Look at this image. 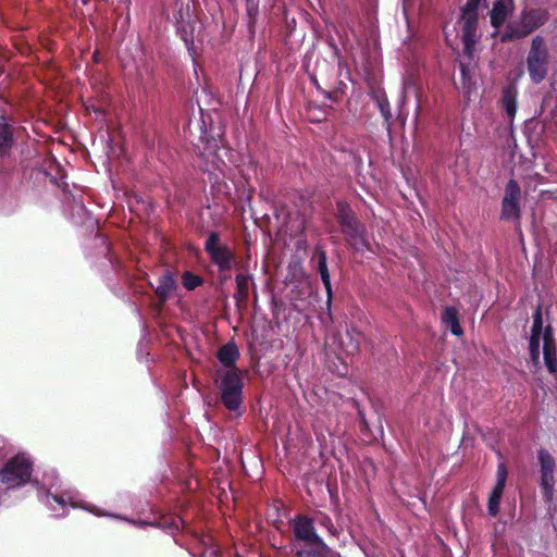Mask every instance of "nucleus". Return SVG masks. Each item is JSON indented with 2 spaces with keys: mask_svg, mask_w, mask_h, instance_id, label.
Returning <instances> with one entry per match:
<instances>
[{
  "mask_svg": "<svg viewBox=\"0 0 557 557\" xmlns=\"http://www.w3.org/2000/svg\"><path fill=\"white\" fill-rule=\"evenodd\" d=\"M421 112V103H420V96L417 92V104H416V120H418Z\"/></svg>",
  "mask_w": 557,
  "mask_h": 557,
  "instance_id": "obj_32",
  "label": "nucleus"
},
{
  "mask_svg": "<svg viewBox=\"0 0 557 557\" xmlns=\"http://www.w3.org/2000/svg\"><path fill=\"white\" fill-rule=\"evenodd\" d=\"M41 503L51 511L54 517H63L67 513V507L83 508L98 517H113L115 519L125 520L138 528L152 525L175 535L183 529V520L177 516H164L159 520L149 522L145 520H131L117 515L98 509L96 506L84 503L79 494L73 490H60V487L51 484L50 487L40 494Z\"/></svg>",
  "mask_w": 557,
  "mask_h": 557,
  "instance_id": "obj_1",
  "label": "nucleus"
},
{
  "mask_svg": "<svg viewBox=\"0 0 557 557\" xmlns=\"http://www.w3.org/2000/svg\"><path fill=\"white\" fill-rule=\"evenodd\" d=\"M543 356L545 367L547 368L548 372L557 380V354L550 326L545 329L543 336Z\"/></svg>",
  "mask_w": 557,
  "mask_h": 557,
  "instance_id": "obj_15",
  "label": "nucleus"
},
{
  "mask_svg": "<svg viewBox=\"0 0 557 557\" xmlns=\"http://www.w3.org/2000/svg\"><path fill=\"white\" fill-rule=\"evenodd\" d=\"M314 258L317 259V269H318V271L320 273L321 280H322L323 285H324V287L326 289V293H327L326 305H327V308L330 309V307H331V299H332V286H331L330 272H329V269H327L326 253H325L324 250L318 248L315 250Z\"/></svg>",
  "mask_w": 557,
  "mask_h": 557,
  "instance_id": "obj_18",
  "label": "nucleus"
},
{
  "mask_svg": "<svg viewBox=\"0 0 557 557\" xmlns=\"http://www.w3.org/2000/svg\"><path fill=\"white\" fill-rule=\"evenodd\" d=\"M240 173H242L243 177L245 178L246 183L249 184V182L252 178V176L257 175L256 164L250 161L248 166H247V170L242 169Z\"/></svg>",
  "mask_w": 557,
  "mask_h": 557,
  "instance_id": "obj_28",
  "label": "nucleus"
},
{
  "mask_svg": "<svg viewBox=\"0 0 557 557\" xmlns=\"http://www.w3.org/2000/svg\"><path fill=\"white\" fill-rule=\"evenodd\" d=\"M461 72H462V75L465 76V66L461 65Z\"/></svg>",
  "mask_w": 557,
  "mask_h": 557,
  "instance_id": "obj_35",
  "label": "nucleus"
},
{
  "mask_svg": "<svg viewBox=\"0 0 557 557\" xmlns=\"http://www.w3.org/2000/svg\"><path fill=\"white\" fill-rule=\"evenodd\" d=\"M363 335L356 329H347L344 335L339 336V346L344 354L355 355L360 347Z\"/></svg>",
  "mask_w": 557,
  "mask_h": 557,
  "instance_id": "obj_19",
  "label": "nucleus"
},
{
  "mask_svg": "<svg viewBox=\"0 0 557 557\" xmlns=\"http://www.w3.org/2000/svg\"><path fill=\"white\" fill-rule=\"evenodd\" d=\"M490 4L492 5L491 24L498 28L513 12L515 2L513 0H488L487 5Z\"/></svg>",
  "mask_w": 557,
  "mask_h": 557,
  "instance_id": "obj_14",
  "label": "nucleus"
},
{
  "mask_svg": "<svg viewBox=\"0 0 557 557\" xmlns=\"http://www.w3.org/2000/svg\"><path fill=\"white\" fill-rule=\"evenodd\" d=\"M322 550L320 547L317 550H300L298 552V557H320Z\"/></svg>",
  "mask_w": 557,
  "mask_h": 557,
  "instance_id": "obj_30",
  "label": "nucleus"
},
{
  "mask_svg": "<svg viewBox=\"0 0 557 557\" xmlns=\"http://www.w3.org/2000/svg\"><path fill=\"white\" fill-rule=\"evenodd\" d=\"M205 250L221 272L230 270L235 261L233 252L226 245L220 242V236L216 232L209 234L205 243Z\"/></svg>",
  "mask_w": 557,
  "mask_h": 557,
  "instance_id": "obj_9",
  "label": "nucleus"
},
{
  "mask_svg": "<svg viewBox=\"0 0 557 557\" xmlns=\"http://www.w3.org/2000/svg\"><path fill=\"white\" fill-rule=\"evenodd\" d=\"M33 472V462L26 454H18L9 459L0 469V483L5 490H13L27 484Z\"/></svg>",
  "mask_w": 557,
  "mask_h": 557,
  "instance_id": "obj_3",
  "label": "nucleus"
},
{
  "mask_svg": "<svg viewBox=\"0 0 557 557\" xmlns=\"http://www.w3.org/2000/svg\"><path fill=\"white\" fill-rule=\"evenodd\" d=\"M12 145L11 126L7 123L5 117H0V151L8 150Z\"/></svg>",
  "mask_w": 557,
  "mask_h": 557,
  "instance_id": "obj_25",
  "label": "nucleus"
},
{
  "mask_svg": "<svg viewBox=\"0 0 557 557\" xmlns=\"http://www.w3.org/2000/svg\"><path fill=\"white\" fill-rule=\"evenodd\" d=\"M5 456V453L3 451V441L0 440V459Z\"/></svg>",
  "mask_w": 557,
  "mask_h": 557,
  "instance_id": "obj_33",
  "label": "nucleus"
},
{
  "mask_svg": "<svg viewBox=\"0 0 557 557\" xmlns=\"http://www.w3.org/2000/svg\"><path fill=\"white\" fill-rule=\"evenodd\" d=\"M210 554H211L212 556H215V555H216V550H215V549H211V550H210Z\"/></svg>",
  "mask_w": 557,
  "mask_h": 557,
  "instance_id": "obj_34",
  "label": "nucleus"
},
{
  "mask_svg": "<svg viewBox=\"0 0 557 557\" xmlns=\"http://www.w3.org/2000/svg\"><path fill=\"white\" fill-rule=\"evenodd\" d=\"M305 228H306V224H305V220L302 219L301 221H299L297 223L295 228L293 225L290 226V236L296 235L297 233L302 234Z\"/></svg>",
  "mask_w": 557,
  "mask_h": 557,
  "instance_id": "obj_31",
  "label": "nucleus"
},
{
  "mask_svg": "<svg viewBox=\"0 0 557 557\" xmlns=\"http://www.w3.org/2000/svg\"><path fill=\"white\" fill-rule=\"evenodd\" d=\"M521 188L516 180H509L502 199L500 220L518 221L521 216Z\"/></svg>",
  "mask_w": 557,
  "mask_h": 557,
  "instance_id": "obj_8",
  "label": "nucleus"
},
{
  "mask_svg": "<svg viewBox=\"0 0 557 557\" xmlns=\"http://www.w3.org/2000/svg\"><path fill=\"white\" fill-rule=\"evenodd\" d=\"M537 460L540 465V486L545 503L550 504L555 493V459L552 454L541 448L537 451Z\"/></svg>",
  "mask_w": 557,
  "mask_h": 557,
  "instance_id": "obj_7",
  "label": "nucleus"
},
{
  "mask_svg": "<svg viewBox=\"0 0 557 557\" xmlns=\"http://www.w3.org/2000/svg\"><path fill=\"white\" fill-rule=\"evenodd\" d=\"M341 227L347 238V242L354 247V249L361 251L367 247L364 226L357 221L356 216Z\"/></svg>",
  "mask_w": 557,
  "mask_h": 557,
  "instance_id": "obj_13",
  "label": "nucleus"
},
{
  "mask_svg": "<svg viewBox=\"0 0 557 557\" xmlns=\"http://www.w3.org/2000/svg\"><path fill=\"white\" fill-rule=\"evenodd\" d=\"M374 99H375L376 106L384 119V123L386 124L387 128H389L393 115H392L391 106H389L386 95L384 92H376L374 95Z\"/></svg>",
  "mask_w": 557,
  "mask_h": 557,
  "instance_id": "obj_24",
  "label": "nucleus"
},
{
  "mask_svg": "<svg viewBox=\"0 0 557 557\" xmlns=\"http://www.w3.org/2000/svg\"><path fill=\"white\" fill-rule=\"evenodd\" d=\"M239 358V351L235 343L230 342L223 345L218 351V359L224 366L234 368L233 366Z\"/></svg>",
  "mask_w": 557,
  "mask_h": 557,
  "instance_id": "obj_20",
  "label": "nucleus"
},
{
  "mask_svg": "<svg viewBox=\"0 0 557 557\" xmlns=\"http://www.w3.org/2000/svg\"><path fill=\"white\" fill-rule=\"evenodd\" d=\"M251 276L249 274L239 273L235 277L236 282V292L234 294V298L237 305H240L247 301L249 296V286L251 283Z\"/></svg>",
  "mask_w": 557,
  "mask_h": 557,
  "instance_id": "obj_21",
  "label": "nucleus"
},
{
  "mask_svg": "<svg viewBox=\"0 0 557 557\" xmlns=\"http://www.w3.org/2000/svg\"><path fill=\"white\" fill-rule=\"evenodd\" d=\"M210 158L212 169L218 171L223 176L227 175L230 165L234 164L233 152L226 147L219 148L216 151L210 154Z\"/></svg>",
  "mask_w": 557,
  "mask_h": 557,
  "instance_id": "obj_16",
  "label": "nucleus"
},
{
  "mask_svg": "<svg viewBox=\"0 0 557 557\" xmlns=\"http://www.w3.org/2000/svg\"><path fill=\"white\" fill-rule=\"evenodd\" d=\"M408 86V83L407 82H404V89H406Z\"/></svg>",
  "mask_w": 557,
  "mask_h": 557,
  "instance_id": "obj_36",
  "label": "nucleus"
},
{
  "mask_svg": "<svg viewBox=\"0 0 557 557\" xmlns=\"http://www.w3.org/2000/svg\"><path fill=\"white\" fill-rule=\"evenodd\" d=\"M246 10H247V14L249 16V20L251 22L255 21L256 16H257V12H258L257 3H255L253 0H247Z\"/></svg>",
  "mask_w": 557,
  "mask_h": 557,
  "instance_id": "obj_29",
  "label": "nucleus"
},
{
  "mask_svg": "<svg viewBox=\"0 0 557 557\" xmlns=\"http://www.w3.org/2000/svg\"><path fill=\"white\" fill-rule=\"evenodd\" d=\"M335 216L339 223V225H344L346 222L350 221L355 218V214L350 208V206L343 200H338L336 202V212Z\"/></svg>",
  "mask_w": 557,
  "mask_h": 557,
  "instance_id": "obj_26",
  "label": "nucleus"
},
{
  "mask_svg": "<svg viewBox=\"0 0 557 557\" xmlns=\"http://www.w3.org/2000/svg\"><path fill=\"white\" fill-rule=\"evenodd\" d=\"M507 468L505 463L500 462L497 466V472H496V483L491 492V495L488 497L487 502V511L488 515L492 517H496L499 512V504L502 500V496L506 486L507 481Z\"/></svg>",
  "mask_w": 557,
  "mask_h": 557,
  "instance_id": "obj_12",
  "label": "nucleus"
},
{
  "mask_svg": "<svg viewBox=\"0 0 557 557\" xmlns=\"http://www.w3.org/2000/svg\"><path fill=\"white\" fill-rule=\"evenodd\" d=\"M549 50L544 37L536 35L531 40L525 60L528 74L534 84H540L546 78L549 71Z\"/></svg>",
  "mask_w": 557,
  "mask_h": 557,
  "instance_id": "obj_4",
  "label": "nucleus"
},
{
  "mask_svg": "<svg viewBox=\"0 0 557 557\" xmlns=\"http://www.w3.org/2000/svg\"><path fill=\"white\" fill-rule=\"evenodd\" d=\"M293 529L297 540L317 545V547L322 549L326 548L323 540L315 532L312 519L304 516L297 517L294 520Z\"/></svg>",
  "mask_w": 557,
  "mask_h": 557,
  "instance_id": "obj_10",
  "label": "nucleus"
},
{
  "mask_svg": "<svg viewBox=\"0 0 557 557\" xmlns=\"http://www.w3.org/2000/svg\"><path fill=\"white\" fill-rule=\"evenodd\" d=\"M479 23L478 0H470L461 10L459 25L462 32V44L465 52L472 54L478 35L476 28Z\"/></svg>",
  "mask_w": 557,
  "mask_h": 557,
  "instance_id": "obj_6",
  "label": "nucleus"
},
{
  "mask_svg": "<svg viewBox=\"0 0 557 557\" xmlns=\"http://www.w3.org/2000/svg\"><path fill=\"white\" fill-rule=\"evenodd\" d=\"M547 13L541 9L523 10L518 18L508 23L502 41L521 39L540 28L547 21Z\"/></svg>",
  "mask_w": 557,
  "mask_h": 557,
  "instance_id": "obj_2",
  "label": "nucleus"
},
{
  "mask_svg": "<svg viewBox=\"0 0 557 557\" xmlns=\"http://www.w3.org/2000/svg\"><path fill=\"white\" fill-rule=\"evenodd\" d=\"M177 283L170 271H165L158 278V284L154 288L156 295L161 302H165L176 290Z\"/></svg>",
  "mask_w": 557,
  "mask_h": 557,
  "instance_id": "obj_17",
  "label": "nucleus"
},
{
  "mask_svg": "<svg viewBox=\"0 0 557 557\" xmlns=\"http://www.w3.org/2000/svg\"><path fill=\"white\" fill-rule=\"evenodd\" d=\"M502 107L509 120H513L517 112V91L515 87H506L502 96Z\"/></svg>",
  "mask_w": 557,
  "mask_h": 557,
  "instance_id": "obj_22",
  "label": "nucleus"
},
{
  "mask_svg": "<svg viewBox=\"0 0 557 557\" xmlns=\"http://www.w3.org/2000/svg\"><path fill=\"white\" fill-rule=\"evenodd\" d=\"M244 382L237 368L227 369L220 373L219 389L222 404L230 411H237L243 404Z\"/></svg>",
  "mask_w": 557,
  "mask_h": 557,
  "instance_id": "obj_5",
  "label": "nucleus"
},
{
  "mask_svg": "<svg viewBox=\"0 0 557 557\" xmlns=\"http://www.w3.org/2000/svg\"><path fill=\"white\" fill-rule=\"evenodd\" d=\"M182 284L187 290H194L203 284V278L190 271H185L182 274Z\"/></svg>",
  "mask_w": 557,
  "mask_h": 557,
  "instance_id": "obj_27",
  "label": "nucleus"
},
{
  "mask_svg": "<svg viewBox=\"0 0 557 557\" xmlns=\"http://www.w3.org/2000/svg\"><path fill=\"white\" fill-rule=\"evenodd\" d=\"M443 321L449 326L450 332L454 335L459 336L462 334V330H461V326H460L459 320H458V313L454 307H447L444 310Z\"/></svg>",
  "mask_w": 557,
  "mask_h": 557,
  "instance_id": "obj_23",
  "label": "nucleus"
},
{
  "mask_svg": "<svg viewBox=\"0 0 557 557\" xmlns=\"http://www.w3.org/2000/svg\"><path fill=\"white\" fill-rule=\"evenodd\" d=\"M533 323L531 329V335L529 338V350H530V359L533 364L537 366L540 363V346L541 339H543V315L541 307H537L533 312Z\"/></svg>",
  "mask_w": 557,
  "mask_h": 557,
  "instance_id": "obj_11",
  "label": "nucleus"
}]
</instances>
